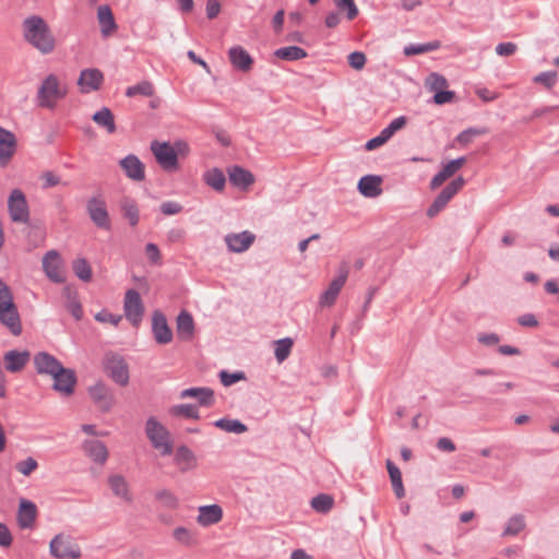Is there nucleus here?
Returning <instances> with one entry per match:
<instances>
[{
  "label": "nucleus",
  "mask_w": 559,
  "mask_h": 559,
  "mask_svg": "<svg viewBox=\"0 0 559 559\" xmlns=\"http://www.w3.org/2000/svg\"><path fill=\"white\" fill-rule=\"evenodd\" d=\"M25 40L41 53H50L55 49V37L49 25L39 15H31L23 21Z\"/></svg>",
  "instance_id": "1"
},
{
  "label": "nucleus",
  "mask_w": 559,
  "mask_h": 559,
  "mask_svg": "<svg viewBox=\"0 0 559 559\" xmlns=\"http://www.w3.org/2000/svg\"><path fill=\"white\" fill-rule=\"evenodd\" d=\"M0 323L13 335L22 333V323L10 287L0 280Z\"/></svg>",
  "instance_id": "2"
},
{
  "label": "nucleus",
  "mask_w": 559,
  "mask_h": 559,
  "mask_svg": "<svg viewBox=\"0 0 559 559\" xmlns=\"http://www.w3.org/2000/svg\"><path fill=\"white\" fill-rule=\"evenodd\" d=\"M68 93L67 85L61 83L57 75H47L37 92L39 107L53 109L57 102L64 98Z\"/></svg>",
  "instance_id": "3"
},
{
  "label": "nucleus",
  "mask_w": 559,
  "mask_h": 559,
  "mask_svg": "<svg viewBox=\"0 0 559 559\" xmlns=\"http://www.w3.org/2000/svg\"><path fill=\"white\" fill-rule=\"evenodd\" d=\"M105 373L118 385L126 386L129 383V366L124 358L116 353H106L103 358Z\"/></svg>",
  "instance_id": "4"
},
{
  "label": "nucleus",
  "mask_w": 559,
  "mask_h": 559,
  "mask_svg": "<svg viewBox=\"0 0 559 559\" xmlns=\"http://www.w3.org/2000/svg\"><path fill=\"white\" fill-rule=\"evenodd\" d=\"M145 432L152 445L158 450L162 455L171 454L173 442L170 433L156 418L150 417L146 420Z\"/></svg>",
  "instance_id": "5"
},
{
  "label": "nucleus",
  "mask_w": 559,
  "mask_h": 559,
  "mask_svg": "<svg viewBox=\"0 0 559 559\" xmlns=\"http://www.w3.org/2000/svg\"><path fill=\"white\" fill-rule=\"evenodd\" d=\"M86 212L95 226L100 229L110 230L109 213L106 201L102 194L93 195L87 200Z\"/></svg>",
  "instance_id": "6"
},
{
  "label": "nucleus",
  "mask_w": 559,
  "mask_h": 559,
  "mask_svg": "<svg viewBox=\"0 0 559 559\" xmlns=\"http://www.w3.org/2000/svg\"><path fill=\"white\" fill-rule=\"evenodd\" d=\"M465 179L462 176L456 177L447 185L436 197L431 205L427 210L428 217L437 216L450 202V200L464 187Z\"/></svg>",
  "instance_id": "7"
},
{
  "label": "nucleus",
  "mask_w": 559,
  "mask_h": 559,
  "mask_svg": "<svg viewBox=\"0 0 559 559\" xmlns=\"http://www.w3.org/2000/svg\"><path fill=\"white\" fill-rule=\"evenodd\" d=\"M50 554L58 559H79L81 549L72 537L59 534L50 542Z\"/></svg>",
  "instance_id": "8"
},
{
  "label": "nucleus",
  "mask_w": 559,
  "mask_h": 559,
  "mask_svg": "<svg viewBox=\"0 0 559 559\" xmlns=\"http://www.w3.org/2000/svg\"><path fill=\"white\" fill-rule=\"evenodd\" d=\"M151 151L153 152L158 165L166 171H174L178 169L177 151L168 142L153 141L151 143Z\"/></svg>",
  "instance_id": "9"
},
{
  "label": "nucleus",
  "mask_w": 559,
  "mask_h": 559,
  "mask_svg": "<svg viewBox=\"0 0 559 559\" xmlns=\"http://www.w3.org/2000/svg\"><path fill=\"white\" fill-rule=\"evenodd\" d=\"M124 316L133 326H139L144 314V306L138 290L129 289L124 296Z\"/></svg>",
  "instance_id": "10"
},
{
  "label": "nucleus",
  "mask_w": 559,
  "mask_h": 559,
  "mask_svg": "<svg viewBox=\"0 0 559 559\" xmlns=\"http://www.w3.org/2000/svg\"><path fill=\"white\" fill-rule=\"evenodd\" d=\"M8 209L10 217L14 223H27L29 219V211L25 194L14 189L8 200Z\"/></svg>",
  "instance_id": "11"
},
{
  "label": "nucleus",
  "mask_w": 559,
  "mask_h": 559,
  "mask_svg": "<svg viewBox=\"0 0 559 559\" xmlns=\"http://www.w3.org/2000/svg\"><path fill=\"white\" fill-rule=\"evenodd\" d=\"M43 270L53 283H63L62 260L57 250H49L43 258Z\"/></svg>",
  "instance_id": "12"
},
{
  "label": "nucleus",
  "mask_w": 559,
  "mask_h": 559,
  "mask_svg": "<svg viewBox=\"0 0 559 559\" xmlns=\"http://www.w3.org/2000/svg\"><path fill=\"white\" fill-rule=\"evenodd\" d=\"M348 277V270L346 267L341 270V273L337 277H335L324 290L320 298H319V306L321 308H329L332 307L336 299L338 294L341 293L342 288L344 287L346 281Z\"/></svg>",
  "instance_id": "13"
},
{
  "label": "nucleus",
  "mask_w": 559,
  "mask_h": 559,
  "mask_svg": "<svg viewBox=\"0 0 559 559\" xmlns=\"http://www.w3.org/2000/svg\"><path fill=\"white\" fill-rule=\"evenodd\" d=\"M152 333L157 344L165 345L173 341V331L165 314L159 310H155L152 314Z\"/></svg>",
  "instance_id": "14"
},
{
  "label": "nucleus",
  "mask_w": 559,
  "mask_h": 559,
  "mask_svg": "<svg viewBox=\"0 0 559 559\" xmlns=\"http://www.w3.org/2000/svg\"><path fill=\"white\" fill-rule=\"evenodd\" d=\"M88 393L93 402L103 412H108L115 404V397L111 390L104 384L98 382L88 389Z\"/></svg>",
  "instance_id": "15"
},
{
  "label": "nucleus",
  "mask_w": 559,
  "mask_h": 559,
  "mask_svg": "<svg viewBox=\"0 0 559 559\" xmlns=\"http://www.w3.org/2000/svg\"><path fill=\"white\" fill-rule=\"evenodd\" d=\"M104 80L103 73L98 69L82 70L78 80V85L82 93L97 91Z\"/></svg>",
  "instance_id": "16"
},
{
  "label": "nucleus",
  "mask_w": 559,
  "mask_h": 559,
  "mask_svg": "<svg viewBox=\"0 0 559 559\" xmlns=\"http://www.w3.org/2000/svg\"><path fill=\"white\" fill-rule=\"evenodd\" d=\"M34 365L38 373H45L51 377L58 371L60 372L63 368L56 357L45 352L35 355Z\"/></svg>",
  "instance_id": "17"
},
{
  "label": "nucleus",
  "mask_w": 559,
  "mask_h": 559,
  "mask_svg": "<svg viewBox=\"0 0 559 559\" xmlns=\"http://www.w3.org/2000/svg\"><path fill=\"white\" fill-rule=\"evenodd\" d=\"M53 389L61 394L70 395L74 391L76 376L72 369L62 368V370L53 374Z\"/></svg>",
  "instance_id": "18"
},
{
  "label": "nucleus",
  "mask_w": 559,
  "mask_h": 559,
  "mask_svg": "<svg viewBox=\"0 0 559 559\" xmlns=\"http://www.w3.org/2000/svg\"><path fill=\"white\" fill-rule=\"evenodd\" d=\"M16 518L21 528H32L37 518L36 504L27 499H21Z\"/></svg>",
  "instance_id": "19"
},
{
  "label": "nucleus",
  "mask_w": 559,
  "mask_h": 559,
  "mask_svg": "<svg viewBox=\"0 0 559 559\" xmlns=\"http://www.w3.org/2000/svg\"><path fill=\"white\" fill-rule=\"evenodd\" d=\"M120 167L123 169L126 176L132 180L141 181L145 177L143 163L138 156L129 154L119 162Z\"/></svg>",
  "instance_id": "20"
},
{
  "label": "nucleus",
  "mask_w": 559,
  "mask_h": 559,
  "mask_svg": "<svg viewBox=\"0 0 559 559\" xmlns=\"http://www.w3.org/2000/svg\"><path fill=\"white\" fill-rule=\"evenodd\" d=\"M383 179L378 175H366L360 178L357 189L366 198H377L382 193Z\"/></svg>",
  "instance_id": "21"
},
{
  "label": "nucleus",
  "mask_w": 559,
  "mask_h": 559,
  "mask_svg": "<svg viewBox=\"0 0 559 559\" xmlns=\"http://www.w3.org/2000/svg\"><path fill=\"white\" fill-rule=\"evenodd\" d=\"M254 239V235L247 230L225 236V242L229 251L238 253L246 251L253 243Z\"/></svg>",
  "instance_id": "22"
},
{
  "label": "nucleus",
  "mask_w": 559,
  "mask_h": 559,
  "mask_svg": "<svg viewBox=\"0 0 559 559\" xmlns=\"http://www.w3.org/2000/svg\"><path fill=\"white\" fill-rule=\"evenodd\" d=\"M97 21L103 37L110 36L118 28L114 13L108 4H102L97 8Z\"/></svg>",
  "instance_id": "23"
},
{
  "label": "nucleus",
  "mask_w": 559,
  "mask_h": 559,
  "mask_svg": "<svg viewBox=\"0 0 559 559\" xmlns=\"http://www.w3.org/2000/svg\"><path fill=\"white\" fill-rule=\"evenodd\" d=\"M176 332L177 337L181 341L188 342L193 338L194 335V321L192 316L182 310L176 319Z\"/></svg>",
  "instance_id": "24"
},
{
  "label": "nucleus",
  "mask_w": 559,
  "mask_h": 559,
  "mask_svg": "<svg viewBox=\"0 0 559 559\" xmlns=\"http://www.w3.org/2000/svg\"><path fill=\"white\" fill-rule=\"evenodd\" d=\"M233 67L241 72H248L253 64L252 57L241 46L231 47L228 51Z\"/></svg>",
  "instance_id": "25"
},
{
  "label": "nucleus",
  "mask_w": 559,
  "mask_h": 559,
  "mask_svg": "<svg viewBox=\"0 0 559 559\" xmlns=\"http://www.w3.org/2000/svg\"><path fill=\"white\" fill-rule=\"evenodd\" d=\"M108 486L115 497L121 499L124 502L132 501V495L130 491L129 484L122 475H110L108 477Z\"/></svg>",
  "instance_id": "26"
},
{
  "label": "nucleus",
  "mask_w": 559,
  "mask_h": 559,
  "mask_svg": "<svg viewBox=\"0 0 559 559\" xmlns=\"http://www.w3.org/2000/svg\"><path fill=\"white\" fill-rule=\"evenodd\" d=\"M174 462L181 473H187L197 467V457L194 453L186 445H180L176 450Z\"/></svg>",
  "instance_id": "27"
},
{
  "label": "nucleus",
  "mask_w": 559,
  "mask_h": 559,
  "mask_svg": "<svg viewBox=\"0 0 559 559\" xmlns=\"http://www.w3.org/2000/svg\"><path fill=\"white\" fill-rule=\"evenodd\" d=\"M223 518V510L218 504L202 506L199 508L197 522L201 526H210L218 523Z\"/></svg>",
  "instance_id": "28"
},
{
  "label": "nucleus",
  "mask_w": 559,
  "mask_h": 559,
  "mask_svg": "<svg viewBox=\"0 0 559 559\" xmlns=\"http://www.w3.org/2000/svg\"><path fill=\"white\" fill-rule=\"evenodd\" d=\"M16 147L15 135L0 127V163L5 164L14 154Z\"/></svg>",
  "instance_id": "29"
},
{
  "label": "nucleus",
  "mask_w": 559,
  "mask_h": 559,
  "mask_svg": "<svg viewBox=\"0 0 559 559\" xmlns=\"http://www.w3.org/2000/svg\"><path fill=\"white\" fill-rule=\"evenodd\" d=\"M5 369L10 372L21 371L29 360V353L27 350H9L3 357Z\"/></svg>",
  "instance_id": "30"
},
{
  "label": "nucleus",
  "mask_w": 559,
  "mask_h": 559,
  "mask_svg": "<svg viewBox=\"0 0 559 559\" xmlns=\"http://www.w3.org/2000/svg\"><path fill=\"white\" fill-rule=\"evenodd\" d=\"M180 397H195L202 406H211L214 403V392L210 388H189L180 392Z\"/></svg>",
  "instance_id": "31"
},
{
  "label": "nucleus",
  "mask_w": 559,
  "mask_h": 559,
  "mask_svg": "<svg viewBox=\"0 0 559 559\" xmlns=\"http://www.w3.org/2000/svg\"><path fill=\"white\" fill-rule=\"evenodd\" d=\"M229 181L238 188H248L254 182L253 175L240 166H233L228 169Z\"/></svg>",
  "instance_id": "32"
},
{
  "label": "nucleus",
  "mask_w": 559,
  "mask_h": 559,
  "mask_svg": "<svg viewBox=\"0 0 559 559\" xmlns=\"http://www.w3.org/2000/svg\"><path fill=\"white\" fill-rule=\"evenodd\" d=\"M84 451L96 463L104 464L108 457L106 445L98 440H87L84 442Z\"/></svg>",
  "instance_id": "33"
},
{
  "label": "nucleus",
  "mask_w": 559,
  "mask_h": 559,
  "mask_svg": "<svg viewBox=\"0 0 559 559\" xmlns=\"http://www.w3.org/2000/svg\"><path fill=\"white\" fill-rule=\"evenodd\" d=\"M120 210L123 214V217L127 218L131 226H135L139 223L140 214H139V207L136 202L129 198L123 197L120 202Z\"/></svg>",
  "instance_id": "34"
},
{
  "label": "nucleus",
  "mask_w": 559,
  "mask_h": 559,
  "mask_svg": "<svg viewBox=\"0 0 559 559\" xmlns=\"http://www.w3.org/2000/svg\"><path fill=\"white\" fill-rule=\"evenodd\" d=\"M92 119L97 126L105 128L108 133L111 134L116 131L115 118L109 108L103 107L93 115Z\"/></svg>",
  "instance_id": "35"
},
{
  "label": "nucleus",
  "mask_w": 559,
  "mask_h": 559,
  "mask_svg": "<svg viewBox=\"0 0 559 559\" xmlns=\"http://www.w3.org/2000/svg\"><path fill=\"white\" fill-rule=\"evenodd\" d=\"M386 469L392 483L393 490L397 498L405 496V489L402 481V473L400 468L391 461H386Z\"/></svg>",
  "instance_id": "36"
},
{
  "label": "nucleus",
  "mask_w": 559,
  "mask_h": 559,
  "mask_svg": "<svg viewBox=\"0 0 559 559\" xmlns=\"http://www.w3.org/2000/svg\"><path fill=\"white\" fill-rule=\"evenodd\" d=\"M274 56L282 60L295 61L308 56L307 51L297 46L282 47L274 51Z\"/></svg>",
  "instance_id": "37"
},
{
  "label": "nucleus",
  "mask_w": 559,
  "mask_h": 559,
  "mask_svg": "<svg viewBox=\"0 0 559 559\" xmlns=\"http://www.w3.org/2000/svg\"><path fill=\"white\" fill-rule=\"evenodd\" d=\"M205 183L216 191H223L226 183L224 173L218 168H212L204 174Z\"/></svg>",
  "instance_id": "38"
},
{
  "label": "nucleus",
  "mask_w": 559,
  "mask_h": 559,
  "mask_svg": "<svg viewBox=\"0 0 559 559\" xmlns=\"http://www.w3.org/2000/svg\"><path fill=\"white\" fill-rule=\"evenodd\" d=\"M526 526L525 518L522 514L512 515L508 522L506 523L504 530L502 532V536H516L519 535Z\"/></svg>",
  "instance_id": "39"
},
{
  "label": "nucleus",
  "mask_w": 559,
  "mask_h": 559,
  "mask_svg": "<svg viewBox=\"0 0 559 559\" xmlns=\"http://www.w3.org/2000/svg\"><path fill=\"white\" fill-rule=\"evenodd\" d=\"M64 295L67 296V309L74 317L75 320H81L83 316L82 305L78 299V295L70 287L64 288Z\"/></svg>",
  "instance_id": "40"
},
{
  "label": "nucleus",
  "mask_w": 559,
  "mask_h": 559,
  "mask_svg": "<svg viewBox=\"0 0 559 559\" xmlns=\"http://www.w3.org/2000/svg\"><path fill=\"white\" fill-rule=\"evenodd\" d=\"M215 427L233 433H243L248 430L247 426L238 419L221 418L214 423Z\"/></svg>",
  "instance_id": "41"
},
{
  "label": "nucleus",
  "mask_w": 559,
  "mask_h": 559,
  "mask_svg": "<svg viewBox=\"0 0 559 559\" xmlns=\"http://www.w3.org/2000/svg\"><path fill=\"white\" fill-rule=\"evenodd\" d=\"M74 274L83 282H90L92 280V269L87 260L84 258H78L72 263Z\"/></svg>",
  "instance_id": "42"
},
{
  "label": "nucleus",
  "mask_w": 559,
  "mask_h": 559,
  "mask_svg": "<svg viewBox=\"0 0 559 559\" xmlns=\"http://www.w3.org/2000/svg\"><path fill=\"white\" fill-rule=\"evenodd\" d=\"M334 504V499L330 495L320 493L311 499V507L319 513H328Z\"/></svg>",
  "instance_id": "43"
},
{
  "label": "nucleus",
  "mask_w": 559,
  "mask_h": 559,
  "mask_svg": "<svg viewBox=\"0 0 559 559\" xmlns=\"http://www.w3.org/2000/svg\"><path fill=\"white\" fill-rule=\"evenodd\" d=\"M293 344L294 343L290 337H285L275 341L274 355L278 362H283L289 356Z\"/></svg>",
  "instance_id": "44"
},
{
  "label": "nucleus",
  "mask_w": 559,
  "mask_h": 559,
  "mask_svg": "<svg viewBox=\"0 0 559 559\" xmlns=\"http://www.w3.org/2000/svg\"><path fill=\"white\" fill-rule=\"evenodd\" d=\"M154 86L148 81H142L135 85L129 86L126 91V96L133 97L136 95H142L146 97H151L154 95Z\"/></svg>",
  "instance_id": "45"
},
{
  "label": "nucleus",
  "mask_w": 559,
  "mask_h": 559,
  "mask_svg": "<svg viewBox=\"0 0 559 559\" xmlns=\"http://www.w3.org/2000/svg\"><path fill=\"white\" fill-rule=\"evenodd\" d=\"M440 47V43L435 40L427 44L409 45L404 48L406 56L420 55L429 51L437 50Z\"/></svg>",
  "instance_id": "46"
},
{
  "label": "nucleus",
  "mask_w": 559,
  "mask_h": 559,
  "mask_svg": "<svg viewBox=\"0 0 559 559\" xmlns=\"http://www.w3.org/2000/svg\"><path fill=\"white\" fill-rule=\"evenodd\" d=\"M425 85L429 91L437 93V91H442L448 87L447 79L439 73H431L426 79Z\"/></svg>",
  "instance_id": "47"
},
{
  "label": "nucleus",
  "mask_w": 559,
  "mask_h": 559,
  "mask_svg": "<svg viewBox=\"0 0 559 559\" xmlns=\"http://www.w3.org/2000/svg\"><path fill=\"white\" fill-rule=\"evenodd\" d=\"M171 414L175 416H182L186 418L199 419V409L192 404H180L171 408Z\"/></svg>",
  "instance_id": "48"
},
{
  "label": "nucleus",
  "mask_w": 559,
  "mask_h": 559,
  "mask_svg": "<svg viewBox=\"0 0 559 559\" xmlns=\"http://www.w3.org/2000/svg\"><path fill=\"white\" fill-rule=\"evenodd\" d=\"M155 499L158 500L164 507L175 509L178 507V498L168 489L158 490L155 493Z\"/></svg>",
  "instance_id": "49"
},
{
  "label": "nucleus",
  "mask_w": 559,
  "mask_h": 559,
  "mask_svg": "<svg viewBox=\"0 0 559 559\" xmlns=\"http://www.w3.org/2000/svg\"><path fill=\"white\" fill-rule=\"evenodd\" d=\"M533 81L535 83L543 84L547 90H550L555 86L557 82V72L556 71H545L540 72L536 76H534Z\"/></svg>",
  "instance_id": "50"
},
{
  "label": "nucleus",
  "mask_w": 559,
  "mask_h": 559,
  "mask_svg": "<svg viewBox=\"0 0 559 559\" xmlns=\"http://www.w3.org/2000/svg\"><path fill=\"white\" fill-rule=\"evenodd\" d=\"M336 7L346 11V17L352 21L358 15V8L354 0H334Z\"/></svg>",
  "instance_id": "51"
},
{
  "label": "nucleus",
  "mask_w": 559,
  "mask_h": 559,
  "mask_svg": "<svg viewBox=\"0 0 559 559\" xmlns=\"http://www.w3.org/2000/svg\"><path fill=\"white\" fill-rule=\"evenodd\" d=\"M174 538L179 542L180 544H183L186 546H190L194 543V536L193 534L186 527L179 526L174 530L173 533Z\"/></svg>",
  "instance_id": "52"
},
{
  "label": "nucleus",
  "mask_w": 559,
  "mask_h": 559,
  "mask_svg": "<svg viewBox=\"0 0 559 559\" xmlns=\"http://www.w3.org/2000/svg\"><path fill=\"white\" fill-rule=\"evenodd\" d=\"M37 467L38 464L33 457H27L26 460L20 461L15 464V469L24 476L31 475Z\"/></svg>",
  "instance_id": "53"
},
{
  "label": "nucleus",
  "mask_w": 559,
  "mask_h": 559,
  "mask_svg": "<svg viewBox=\"0 0 559 559\" xmlns=\"http://www.w3.org/2000/svg\"><path fill=\"white\" fill-rule=\"evenodd\" d=\"M122 317L118 314H114L108 310L104 309L95 314V320L102 323H110L114 326H117L121 321Z\"/></svg>",
  "instance_id": "54"
},
{
  "label": "nucleus",
  "mask_w": 559,
  "mask_h": 559,
  "mask_svg": "<svg viewBox=\"0 0 559 559\" xmlns=\"http://www.w3.org/2000/svg\"><path fill=\"white\" fill-rule=\"evenodd\" d=\"M219 379H221V382L223 385L230 386V385L235 384L236 382L245 379V374H243V372L230 373L226 370H222L219 372Z\"/></svg>",
  "instance_id": "55"
},
{
  "label": "nucleus",
  "mask_w": 559,
  "mask_h": 559,
  "mask_svg": "<svg viewBox=\"0 0 559 559\" xmlns=\"http://www.w3.org/2000/svg\"><path fill=\"white\" fill-rule=\"evenodd\" d=\"M455 99V93L453 91H437V93L433 95V103L436 105H444L452 103Z\"/></svg>",
  "instance_id": "56"
},
{
  "label": "nucleus",
  "mask_w": 559,
  "mask_h": 559,
  "mask_svg": "<svg viewBox=\"0 0 559 559\" xmlns=\"http://www.w3.org/2000/svg\"><path fill=\"white\" fill-rule=\"evenodd\" d=\"M366 56L364 52L354 51L348 56V63L355 70H361L366 64Z\"/></svg>",
  "instance_id": "57"
},
{
  "label": "nucleus",
  "mask_w": 559,
  "mask_h": 559,
  "mask_svg": "<svg viewBox=\"0 0 559 559\" xmlns=\"http://www.w3.org/2000/svg\"><path fill=\"white\" fill-rule=\"evenodd\" d=\"M182 211L181 204L175 201H166L160 204V212L164 215H176Z\"/></svg>",
  "instance_id": "58"
},
{
  "label": "nucleus",
  "mask_w": 559,
  "mask_h": 559,
  "mask_svg": "<svg viewBox=\"0 0 559 559\" xmlns=\"http://www.w3.org/2000/svg\"><path fill=\"white\" fill-rule=\"evenodd\" d=\"M484 132L481 130H478V129H475V128H469V129H466L464 131H462L456 140L460 144L462 145H466L468 144L471 141H472V138L475 136V135H480L483 134Z\"/></svg>",
  "instance_id": "59"
},
{
  "label": "nucleus",
  "mask_w": 559,
  "mask_h": 559,
  "mask_svg": "<svg viewBox=\"0 0 559 559\" xmlns=\"http://www.w3.org/2000/svg\"><path fill=\"white\" fill-rule=\"evenodd\" d=\"M518 49V46L514 43H500L496 46V52L501 57L512 56Z\"/></svg>",
  "instance_id": "60"
},
{
  "label": "nucleus",
  "mask_w": 559,
  "mask_h": 559,
  "mask_svg": "<svg viewBox=\"0 0 559 559\" xmlns=\"http://www.w3.org/2000/svg\"><path fill=\"white\" fill-rule=\"evenodd\" d=\"M145 252H146L147 259L153 264H160V252H159L158 247L155 243H152V242L147 243L145 246Z\"/></svg>",
  "instance_id": "61"
},
{
  "label": "nucleus",
  "mask_w": 559,
  "mask_h": 559,
  "mask_svg": "<svg viewBox=\"0 0 559 559\" xmlns=\"http://www.w3.org/2000/svg\"><path fill=\"white\" fill-rule=\"evenodd\" d=\"M477 340L485 346H493L500 342V337L496 333H481L477 336Z\"/></svg>",
  "instance_id": "62"
},
{
  "label": "nucleus",
  "mask_w": 559,
  "mask_h": 559,
  "mask_svg": "<svg viewBox=\"0 0 559 559\" xmlns=\"http://www.w3.org/2000/svg\"><path fill=\"white\" fill-rule=\"evenodd\" d=\"M41 179L44 189H48L60 183V177L51 171L44 173Z\"/></svg>",
  "instance_id": "63"
},
{
  "label": "nucleus",
  "mask_w": 559,
  "mask_h": 559,
  "mask_svg": "<svg viewBox=\"0 0 559 559\" xmlns=\"http://www.w3.org/2000/svg\"><path fill=\"white\" fill-rule=\"evenodd\" d=\"M518 322L520 325L525 328H536L538 325V321L533 313H525L518 318Z\"/></svg>",
  "instance_id": "64"
}]
</instances>
